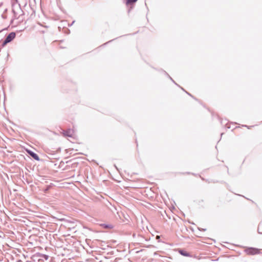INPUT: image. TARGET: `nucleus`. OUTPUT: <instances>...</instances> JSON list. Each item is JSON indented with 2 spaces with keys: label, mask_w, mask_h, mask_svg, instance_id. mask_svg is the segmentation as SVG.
Listing matches in <instances>:
<instances>
[{
  "label": "nucleus",
  "mask_w": 262,
  "mask_h": 262,
  "mask_svg": "<svg viewBox=\"0 0 262 262\" xmlns=\"http://www.w3.org/2000/svg\"><path fill=\"white\" fill-rule=\"evenodd\" d=\"M138 0H126V4L127 5H132L135 4Z\"/></svg>",
  "instance_id": "nucleus-7"
},
{
  "label": "nucleus",
  "mask_w": 262,
  "mask_h": 262,
  "mask_svg": "<svg viewBox=\"0 0 262 262\" xmlns=\"http://www.w3.org/2000/svg\"><path fill=\"white\" fill-rule=\"evenodd\" d=\"M198 229L200 231H205L206 230V229H203V228H198Z\"/></svg>",
  "instance_id": "nucleus-11"
},
{
  "label": "nucleus",
  "mask_w": 262,
  "mask_h": 262,
  "mask_svg": "<svg viewBox=\"0 0 262 262\" xmlns=\"http://www.w3.org/2000/svg\"><path fill=\"white\" fill-rule=\"evenodd\" d=\"M179 252L181 255H182L183 256H186V257H190L191 256L190 254L184 250L180 249L179 250Z\"/></svg>",
  "instance_id": "nucleus-4"
},
{
  "label": "nucleus",
  "mask_w": 262,
  "mask_h": 262,
  "mask_svg": "<svg viewBox=\"0 0 262 262\" xmlns=\"http://www.w3.org/2000/svg\"><path fill=\"white\" fill-rule=\"evenodd\" d=\"M73 131L69 129L67 130H63V135L66 137H72Z\"/></svg>",
  "instance_id": "nucleus-5"
},
{
  "label": "nucleus",
  "mask_w": 262,
  "mask_h": 262,
  "mask_svg": "<svg viewBox=\"0 0 262 262\" xmlns=\"http://www.w3.org/2000/svg\"><path fill=\"white\" fill-rule=\"evenodd\" d=\"M113 40H110L109 41H108V42H106L105 43L103 44V45H106V44L108 43V42H111V41H113Z\"/></svg>",
  "instance_id": "nucleus-13"
},
{
  "label": "nucleus",
  "mask_w": 262,
  "mask_h": 262,
  "mask_svg": "<svg viewBox=\"0 0 262 262\" xmlns=\"http://www.w3.org/2000/svg\"><path fill=\"white\" fill-rule=\"evenodd\" d=\"M257 231L258 232L259 234H262V232H261L260 231V228H259V225L258 226V229H257Z\"/></svg>",
  "instance_id": "nucleus-10"
},
{
  "label": "nucleus",
  "mask_w": 262,
  "mask_h": 262,
  "mask_svg": "<svg viewBox=\"0 0 262 262\" xmlns=\"http://www.w3.org/2000/svg\"><path fill=\"white\" fill-rule=\"evenodd\" d=\"M186 93L188 95H189L190 96H191V97H193V96H192L190 93H188V92H186Z\"/></svg>",
  "instance_id": "nucleus-12"
},
{
  "label": "nucleus",
  "mask_w": 262,
  "mask_h": 262,
  "mask_svg": "<svg viewBox=\"0 0 262 262\" xmlns=\"http://www.w3.org/2000/svg\"><path fill=\"white\" fill-rule=\"evenodd\" d=\"M165 74L166 75H167V76L169 78V79L174 83H175L176 85H178L176 82L175 81L173 80V79L168 74V73L167 72H166L165 71H164Z\"/></svg>",
  "instance_id": "nucleus-8"
},
{
  "label": "nucleus",
  "mask_w": 262,
  "mask_h": 262,
  "mask_svg": "<svg viewBox=\"0 0 262 262\" xmlns=\"http://www.w3.org/2000/svg\"><path fill=\"white\" fill-rule=\"evenodd\" d=\"M74 22H75V21H73V22L72 23L71 26L74 23Z\"/></svg>",
  "instance_id": "nucleus-15"
},
{
  "label": "nucleus",
  "mask_w": 262,
  "mask_h": 262,
  "mask_svg": "<svg viewBox=\"0 0 262 262\" xmlns=\"http://www.w3.org/2000/svg\"><path fill=\"white\" fill-rule=\"evenodd\" d=\"M43 257L45 259L47 260V259H48V258H49V256H48V255H45V254H44V255H43Z\"/></svg>",
  "instance_id": "nucleus-9"
},
{
  "label": "nucleus",
  "mask_w": 262,
  "mask_h": 262,
  "mask_svg": "<svg viewBox=\"0 0 262 262\" xmlns=\"http://www.w3.org/2000/svg\"><path fill=\"white\" fill-rule=\"evenodd\" d=\"M226 127H227L228 128H231L230 126H228V125H227V124H226Z\"/></svg>",
  "instance_id": "nucleus-14"
},
{
  "label": "nucleus",
  "mask_w": 262,
  "mask_h": 262,
  "mask_svg": "<svg viewBox=\"0 0 262 262\" xmlns=\"http://www.w3.org/2000/svg\"><path fill=\"white\" fill-rule=\"evenodd\" d=\"M101 226L105 229H112L113 227L111 224H102Z\"/></svg>",
  "instance_id": "nucleus-6"
},
{
  "label": "nucleus",
  "mask_w": 262,
  "mask_h": 262,
  "mask_svg": "<svg viewBox=\"0 0 262 262\" xmlns=\"http://www.w3.org/2000/svg\"><path fill=\"white\" fill-rule=\"evenodd\" d=\"M27 152L29 155V156H30L34 160L38 161H39L40 160V158H39V156H38V155L37 154L35 153L34 152H33V151H32L30 149H27Z\"/></svg>",
  "instance_id": "nucleus-3"
},
{
  "label": "nucleus",
  "mask_w": 262,
  "mask_h": 262,
  "mask_svg": "<svg viewBox=\"0 0 262 262\" xmlns=\"http://www.w3.org/2000/svg\"><path fill=\"white\" fill-rule=\"evenodd\" d=\"M114 166L118 170V168H117V166L115 165H114Z\"/></svg>",
  "instance_id": "nucleus-16"
},
{
  "label": "nucleus",
  "mask_w": 262,
  "mask_h": 262,
  "mask_svg": "<svg viewBox=\"0 0 262 262\" xmlns=\"http://www.w3.org/2000/svg\"><path fill=\"white\" fill-rule=\"evenodd\" d=\"M245 252L248 255H254L261 253V251L259 249L254 247H247L245 249Z\"/></svg>",
  "instance_id": "nucleus-1"
},
{
  "label": "nucleus",
  "mask_w": 262,
  "mask_h": 262,
  "mask_svg": "<svg viewBox=\"0 0 262 262\" xmlns=\"http://www.w3.org/2000/svg\"><path fill=\"white\" fill-rule=\"evenodd\" d=\"M16 33L14 32H11L6 37L5 40L2 42V47L5 46L7 43L12 41L15 37Z\"/></svg>",
  "instance_id": "nucleus-2"
}]
</instances>
